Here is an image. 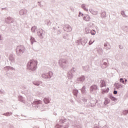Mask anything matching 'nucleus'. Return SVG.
<instances>
[{
  "mask_svg": "<svg viewBox=\"0 0 128 128\" xmlns=\"http://www.w3.org/2000/svg\"><path fill=\"white\" fill-rule=\"evenodd\" d=\"M38 65V62L34 60H30L28 64V68L29 70H36V66Z\"/></svg>",
  "mask_w": 128,
  "mask_h": 128,
  "instance_id": "nucleus-1",
  "label": "nucleus"
},
{
  "mask_svg": "<svg viewBox=\"0 0 128 128\" xmlns=\"http://www.w3.org/2000/svg\"><path fill=\"white\" fill-rule=\"evenodd\" d=\"M24 47L22 46H18L16 48V52H24Z\"/></svg>",
  "mask_w": 128,
  "mask_h": 128,
  "instance_id": "nucleus-2",
  "label": "nucleus"
},
{
  "mask_svg": "<svg viewBox=\"0 0 128 128\" xmlns=\"http://www.w3.org/2000/svg\"><path fill=\"white\" fill-rule=\"evenodd\" d=\"M83 19L86 22H90V17L88 14H85L83 17Z\"/></svg>",
  "mask_w": 128,
  "mask_h": 128,
  "instance_id": "nucleus-3",
  "label": "nucleus"
},
{
  "mask_svg": "<svg viewBox=\"0 0 128 128\" xmlns=\"http://www.w3.org/2000/svg\"><path fill=\"white\" fill-rule=\"evenodd\" d=\"M64 30L65 32H72V27L68 26H66L64 27Z\"/></svg>",
  "mask_w": 128,
  "mask_h": 128,
  "instance_id": "nucleus-4",
  "label": "nucleus"
},
{
  "mask_svg": "<svg viewBox=\"0 0 128 128\" xmlns=\"http://www.w3.org/2000/svg\"><path fill=\"white\" fill-rule=\"evenodd\" d=\"M114 86L116 88H122V84H114Z\"/></svg>",
  "mask_w": 128,
  "mask_h": 128,
  "instance_id": "nucleus-5",
  "label": "nucleus"
},
{
  "mask_svg": "<svg viewBox=\"0 0 128 128\" xmlns=\"http://www.w3.org/2000/svg\"><path fill=\"white\" fill-rule=\"evenodd\" d=\"M101 84L100 85V88H104V86H106V82L104 80H102L101 82Z\"/></svg>",
  "mask_w": 128,
  "mask_h": 128,
  "instance_id": "nucleus-6",
  "label": "nucleus"
},
{
  "mask_svg": "<svg viewBox=\"0 0 128 128\" xmlns=\"http://www.w3.org/2000/svg\"><path fill=\"white\" fill-rule=\"evenodd\" d=\"M108 90H110V88H106L105 89L102 90V94H104L105 92H108Z\"/></svg>",
  "mask_w": 128,
  "mask_h": 128,
  "instance_id": "nucleus-7",
  "label": "nucleus"
},
{
  "mask_svg": "<svg viewBox=\"0 0 128 128\" xmlns=\"http://www.w3.org/2000/svg\"><path fill=\"white\" fill-rule=\"evenodd\" d=\"M82 8H83L84 10H85L86 12H88V8H86V5L85 4H82Z\"/></svg>",
  "mask_w": 128,
  "mask_h": 128,
  "instance_id": "nucleus-8",
  "label": "nucleus"
},
{
  "mask_svg": "<svg viewBox=\"0 0 128 128\" xmlns=\"http://www.w3.org/2000/svg\"><path fill=\"white\" fill-rule=\"evenodd\" d=\"M98 88V86H96L94 85L90 88V90H96Z\"/></svg>",
  "mask_w": 128,
  "mask_h": 128,
  "instance_id": "nucleus-9",
  "label": "nucleus"
},
{
  "mask_svg": "<svg viewBox=\"0 0 128 128\" xmlns=\"http://www.w3.org/2000/svg\"><path fill=\"white\" fill-rule=\"evenodd\" d=\"M101 16L102 18H106V12H103L101 14Z\"/></svg>",
  "mask_w": 128,
  "mask_h": 128,
  "instance_id": "nucleus-10",
  "label": "nucleus"
},
{
  "mask_svg": "<svg viewBox=\"0 0 128 128\" xmlns=\"http://www.w3.org/2000/svg\"><path fill=\"white\" fill-rule=\"evenodd\" d=\"M44 102H45V104H48V102H50V100H48V99L45 98L44 99Z\"/></svg>",
  "mask_w": 128,
  "mask_h": 128,
  "instance_id": "nucleus-11",
  "label": "nucleus"
},
{
  "mask_svg": "<svg viewBox=\"0 0 128 128\" xmlns=\"http://www.w3.org/2000/svg\"><path fill=\"white\" fill-rule=\"evenodd\" d=\"M36 104H42V101L40 100L35 101Z\"/></svg>",
  "mask_w": 128,
  "mask_h": 128,
  "instance_id": "nucleus-12",
  "label": "nucleus"
},
{
  "mask_svg": "<svg viewBox=\"0 0 128 128\" xmlns=\"http://www.w3.org/2000/svg\"><path fill=\"white\" fill-rule=\"evenodd\" d=\"M110 102V100L108 99H106L104 102V104H108Z\"/></svg>",
  "mask_w": 128,
  "mask_h": 128,
  "instance_id": "nucleus-13",
  "label": "nucleus"
},
{
  "mask_svg": "<svg viewBox=\"0 0 128 128\" xmlns=\"http://www.w3.org/2000/svg\"><path fill=\"white\" fill-rule=\"evenodd\" d=\"M31 30L32 32H34V30H36V27H32Z\"/></svg>",
  "mask_w": 128,
  "mask_h": 128,
  "instance_id": "nucleus-14",
  "label": "nucleus"
},
{
  "mask_svg": "<svg viewBox=\"0 0 128 128\" xmlns=\"http://www.w3.org/2000/svg\"><path fill=\"white\" fill-rule=\"evenodd\" d=\"M120 82H122V84H124V80L123 78L120 79Z\"/></svg>",
  "mask_w": 128,
  "mask_h": 128,
  "instance_id": "nucleus-15",
  "label": "nucleus"
},
{
  "mask_svg": "<svg viewBox=\"0 0 128 128\" xmlns=\"http://www.w3.org/2000/svg\"><path fill=\"white\" fill-rule=\"evenodd\" d=\"M94 42V41L92 42V40H90V42H89V44H92V42Z\"/></svg>",
  "mask_w": 128,
  "mask_h": 128,
  "instance_id": "nucleus-16",
  "label": "nucleus"
},
{
  "mask_svg": "<svg viewBox=\"0 0 128 128\" xmlns=\"http://www.w3.org/2000/svg\"><path fill=\"white\" fill-rule=\"evenodd\" d=\"M114 94H118V92L116 91V90H114Z\"/></svg>",
  "mask_w": 128,
  "mask_h": 128,
  "instance_id": "nucleus-17",
  "label": "nucleus"
},
{
  "mask_svg": "<svg viewBox=\"0 0 128 128\" xmlns=\"http://www.w3.org/2000/svg\"><path fill=\"white\" fill-rule=\"evenodd\" d=\"M83 15H84V14H82V13L80 12V14H79V16H83Z\"/></svg>",
  "mask_w": 128,
  "mask_h": 128,
  "instance_id": "nucleus-18",
  "label": "nucleus"
},
{
  "mask_svg": "<svg viewBox=\"0 0 128 128\" xmlns=\"http://www.w3.org/2000/svg\"><path fill=\"white\" fill-rule=\"evenodd\" d=\"M124 12H122V14H124Z\"/></svg>",
  "mask_w": 128,
  "mask_h": 128,
  "instance_id": "nucleus-19",
  "label": "nucleus"
},
{
  "mask_svg": "<svg viewBox=\"0 0 128 128\" xmlns=\"http://www.w3.org/2000/svg\"><path fill=\"white\" fill-rule=\"evenodd\" d=\"M125 82H126V80H125Z\"/></svg>",
  "mask_w": 128,
  "mask_h": 128,
  "instance_id": "nucleus-20",
  "label": "nucleus"
}]
</instances>
